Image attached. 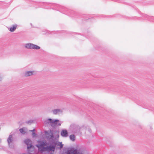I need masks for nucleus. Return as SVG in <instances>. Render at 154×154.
<instances>
[{
    "label": "nucleus",
    "mask_w": 154,
    "mask_h": 154,
    "mask_svg": "<svg viewBox=\"0 0 154 154\" xmlns=\"http://www.w3.org/2000/svg\"><path fill=\"white\" fill-rule=\"evenodd\" d=\"M24 142L27 146L29 145L30 143H32V142L31 140L29 139H27L24 140Z\"/></svg>",
    "instance_id": "a211bd4d"
},
{
    "label": "nucleus",
    "mask_w": 154,
    "mask_h": 154,
    "mask_svg": "<svg viewBox=\"0 0 154 154\" xmlns=\"http://www.w3.org/2000/svg\"><path fill=\"white\" fill-rule=\"evenodd\" d=\"M19 131L22 134H24L26 133V132L25 131V130L23 128H22L20 129Z\"/></svg>",
    "instance_id": "4be33fe9"
},
{
    "label": "nucleus",
    "mask_w": 154,
    "mask_h": 154,
    "mask_svg": "<svg viewBox=\"0 0 154 154\" xmlns=\"http://www.w3.org/2000/svg\"><path fill=\"white\" fill-rule=\"evenodd\" d=\"M61 136L63 137H66L68 136V132L66 129H63L60 133Z\"/></svg>",
    "instance_id": "9b49d317"
},
{
    "label": "nucleus",
    "mask_w": 154,
    "mask_h": 154,
    "mask_svg": "<svg viewBox=\"0 0 154 154\" xmlns=\"http://www.w3.org/2000/svg\"><path fill=\"white\" fill-rule=\"evenodd\" d=\"M34 120H30L27 121H26V122L28 124H31L33 122Z\"/></svg>",
    "instance_id": "b1692460"
},
{
    "label": "nucleus",
    "mask_w": 154,
    "mask_h": 154,
    "mask_svg": "<svg viewBox=\"0 0 154 154\" xmlns=\"http://www.w3.org/2000/svg\"><path fill=\"white\" fill-rule=\"evenodd\" d=\"M32 135L33 137H35L37 134L35 132H32Z\"/></svg>",
    "instance_id": "393cba45"
},
{
    "label": "nucleus",
    "mask_w": 154,
    "mask_h": 154,
    "mask_svg": "<svg viewBox=\"0 0 154 154\" xmlns=\"http://www.w3.org/2000/svg\"><path fill=\"white\" fill-rule=\"evenodd\" d=\"M52 131V132H53V139L58 138L59 137V131L58 129H54V130H51Z\"/></svg>",
    "instance_id": "6e6552de"
},
{
    "label": "nucleus",
    "mask_w": 154,
    "mask_h": 154,
    "mask_svg": "<svg viewBox=\"0 0 154 154\" xmlns=\"http://www.w3.org/2000/svg\"><path fill=\"white\" fill-rule=\"evenodd\" d=\"M33 44L28 43L26 44L25 45V47L27 49H32Z\"/></svg>",
    "instance_id": "dca6fc26"
},
{
    "label": "nucleus",
    "mask_w": 154,
    "mask_h": 154,
    "mask_svg": "<svg viewBox=\"0 0 154 154\" xmlns=\"http://www.w3.org/2000/svg\"><path fill=\"white\" fill-rule=\"evenodd\" d=\"M1 129V128H0V130Z\"/></svg>",
    "instance_id": "473e14b6"
},
{
    "label": "nucleus",
    "mask_w": 154,
    "mask_h": 154,
    "mask_svg": "<svg viewBox=\"0 0 154 154\" xmlns=\"http://www.w3.org/2000/svg\"><path fill=\"white\" fill-rule=\"evenodd\" d=\"M70 139L72 141H74L75 140V136L74 134L70 135L69 136Z\"/></svg>",
    "instance_id": "5701e85b"
},
{
    "label": "nucleus",
    "mask_w": 154,
    "mask_h": 154,
    "mask_svg": "<svg viewBox=\"0 0 154 154\" xmlns=\"http://www.w3.org/2000/svg\"><path fill=\"white\" fill-rule=\"evenodd\" d=\"M7 141L9 146L11 148H12L13 147V145H10V143L13 141L12 135V134H10L9 135Z\"/></svg>",
    "instance_id": "f8f14e48"
},
{
    "label": "nucleus",
    "mask_w": 154,
    "mask_h": 154,
    "mask_svg": "<svg viewBox=\"0 0 154 154\" xmlns=\"http://www.w3.org/2000/svg\"><path fill=\"white\" fill-rule=\"evenodd\" d=\"M99 88H103L104 89H105L106 90L108 91H112L113 92H117L118 93H121V92L120 91V90L118 89L117 88H114L113 87H111L110 86L106 85L105 87L100 86Z\"/></svg>",
    "instance_id": "0eeeda50"
},
{
    "label": "nucleus",
    "mask_w": 154,
    "mask_h": 154,
    "mask_svg": "<svg viewBox=\"0 0 154 154\" xmlns=\"http://www.w3.org/2000/svg\"><path fill=\"white\" fill-rule=\"evenodd\" d=\"M38 7L46 9H52L54 10H56L60 12L67 15L73 16V14L70 12H74L69 10L67 8L60 5H59L47 2H41L38 3Z\"/></svg>",
    "instance_id": "f03ea898"
},
{
    "label": "nucleus",
    "mask_w": 154,
    "mask_h": 154,
    "mask_svg": "<svg viewBox=\"0 0 154 154\" xmlns=\"http://www.w3.org/2000/svg\"><path fill=\"white\" fill-rule=\"evenodd\" d=\"M51 152L49 154H54V153L52 152Z\"/></svg>",
    "instance_id": "cd10ccee"
},
{
    "label": "nucleus",
    "mask_w": 154,
    "mask_h": 154,
    "mask_svg": "<svg viewBox=\"0 0 154 154\" xmlns=\"http://www.w3.org/2000/svg\"><path fill=\"white\" fill-rule=\"evenodd\" d=\"M69 10L72 11H73L74 12H71L72 13L73 15V16H71L70 15H69V16L71 17H80L82 20H89L91 19H93V17H91V16L89 15H80L77 12H76L72 10L71 9H69Z\"/></svg>",
    "instance_id": "20e7f679"
},
{
    "label": "nucleus",
    "mask_w": 154,
    "mask_h": 154,
    "mask_svg": "<svg viewBox=\"0 0 154 154\" xmlns=\"http://www.w3.org/2000/svg\"><path fill=\"white\" fill-rule=\"evenodd\" d=\"M2 79V77L0 76V81H1Z\"/></svg>",
    "instance_id": "c85d7f7f"
},
{
    "label": "nucleus",
    "mask_w": 154,
    "mask_h": 154,
    "mask_svg": "<svg viewBox=\"0 0 154 154\" xmlns=\"http://www.w3.org/2000/svg\"><path fill=\"white\" fill-rule=\"evenodd\" d=\"M57 138L53 139L49 143H47L45 140H39L37 141L38 144L35 146L38 148V151L43 153L46 151L49 153L50 152H54L55 149L57 147L56 145L59 146L58 149H61L63 147V144L62 142H60L57 141Z\"/></svg>",
    "instance_id": "f257e3e1"
},
{
    "label": "nucleus",
    "mask_w": 154,
    "mask_h": 154,
    "mask_svg": "<svg viewBox=\"0 0 154 154\" xmlns=\"http://www.w3.org/2000/svg\"><path fill=\"white\" fill-rule=\"evenodd\" d=\"M1 142V139L0 138V143Z\"/></svg>",
    "instance_id": "c756f323"
},
{
    "label": "nucleus",
    "mask_w": 154,
    "mask_h": 154,
    "mask_svg": "<svg viewBox=\"0 0 154 154\" xmlns=\"http://www.w3.org/2000/svg\"><path fill=\"white\" fill-rule=\"evenodd\" d=\"M32 49L38 50L40 48V47L38 45L33 44Z\"/></svg>",
    "instance_id": "6ab92c4d"
},
{
    "label": "nucleus",
    "mask_w": 154,
    "mask_h": 154,
    "mask_svg": "<svg viewBox=\"0 0 154 154\" xmlns=\"http://www.w3.org/2000/svg\"><path fill=\"white\" fill-rule=\"evenodd\" d=\"M72 129V131L74 133H77L79 132L80 131V128L79 126L73 125L71 126Z\"/></svg>",
    "instance_id": "1a4fd4ad"
},
{
    "label": "nucleus",
    "mask_w": 154,
    "mask_h": 154,
    "mask_svg": "<svg viewBox=\"0 0 154 154\" xmlns=\"http://www.w3.org/2000/svg\"><path fill=\"white\" fill-rule=\"evenodd\" d=\"M85 37L88 39H91V37L93 38L92 36V35L91 33L90 32H88L87 34L85 35Z\"/></svg>",
    "instance_id": "aec40b11"
},
{
    "label": "nucleus",
    "mask_w": 154,
    "mask_h": 154,
    "mask_svg": "<svg viewBox=\"0 0 154 154\" xmlns=\"http://www.w3.org/2000/svg\"><path fill=\"white\" fill-rule=\"evenodd\" d=\"M61 111V109H55L52 110L54 114H57L58 112Z\"/></svg>",
    "instance_id": "412c9836"
},
{
    "label": "nucleus",
    "mask_w": 154,
    "mask_h": 154,
    "mask_svg": "<svg viewBox=\"0 0 154 154\" xmlns=\"http://www.w3.org/2000/svg\"><path fill=\"white\" fill-rule=\"evenodd\" d=\"M30 144H29V145H28L27 146V151L29 154H31L30 152H31L32 151L31 150V149H33V148H34V146L32 145V143Z\"/></svg>",
    "instance_id": "4468645a"
},
{
    "label": "nucleus",
    "mask_w": 154,
    "mask_h": 154,
    "mask_svg": "<svg viewBox=\"0 0 154 154\" xmlns=\"http://www.w3.org/2000/svg\"><path fill=\"white\" fill-rule=\"evenodd\" d=\"M34 71H28L25 72L24 75L26 76H29L32 75L33 74Z\"/></svg>",
    "instance_id": "f3484780"
},
{
    "label": "nucleus",
    "mask_w": 154,
    "mask_h": 154,
    "mask_svg": "<svg viewBox=\"0 0 154 154\" xmlns=\"http://www.w3.org/2000/svg\"><path fill=\"white\" fill-rule=\"evenodd\" d=\"M51 130H50V132L48 131H44L45 135L48 141V143L51 142V140L53 139V134Z\"/></svg>",
    "instance_id": "423d86ee"
},
{
    "label": "nucleus",
    "mask_w": 154,
    "mask_h": 154,
    "mask_svg": "<svg viewBox=\"0 0 154 154\" xmlns=\"http://www.w3.org/2000/svg\"><path fill=\"white\" fill-rule=\"evenodd\" d=\"M88 131L90 133H91V131H92L91 130L90 128H88Z\"/></svg>",
    "instance_id": "a878e982"
},
{
    "label": "nucleus",
    "mask_w": 154,
    "mask_h": 154,
    "mask_svg": "<svg viewBox=\"0 0 154 154\" xmlns=\"http://www.w3.org/2000/svg\"><path fill=\"white\" fill-rule=\"evenodd\" d=\"M116 2H118V0H115Z\"/></svg>",
    "instance_id": "7c9ffc66"
},
{
    "label": "nucleus",
    "mask_w": 154,
    "mask_h": 154,
    "mask_svg": "<svg viewBox=\"0 0 154 154\" xmlns=\"http://www.w3.org/2000/svg\"><path fill=\"white\" fill-rule=\"evenodd\" d=\"M35 131V129H34L33 130H32L31 131L32 132H34Z\"/></svg>",
    "instance_id": "bb28decb"
},
{
    "label": "nucleus",
    "mask_w": 154,
    "mask_h": 154,
    "mask_svg": "<svg viewBox=\"0 0 154 154\" xmlns=\"http://www.w3.org/2000/svg\"><path fill=\"white\" fill-rule=\"evenodd\" d=\"M30 24L31 25V26L32 25V23H31Z\"/></svg>",
    "instance_id": "2f4dec72"
},
{
    "label": "nucleus",
    "mask_w": 154,
    "mask_h": 154,
    "mask_svg": "<svg viewBox=\"0 0 154 154\" xmlns=\"http://www.w3.org/2000/svg\"><path fill=\"white\" fill-rule=\"evenodd\" d=\"M142 16L140 17H126V18L129 20H146L154 22V17L152 16H149L148 15L142 14L141 15Z\"/></svg>",
    "instance_id": "7ed1b4c3"
},
{
    "label": "nucleus",
    "mask_w": 154,
    "mask_h": 154,
    "mask_svg": "<svg viewBox=\"0 0 154 154\" xmlns=\"http://www.w3.org/2000/svg\"><path fill=\"white\" fill-rule=\"evenodd\" d=\"M17 26L16 24L12 25L11 27L8 28L9 30L11 32H14L16 30Z\"/></svg>",
    "instance_id": "2eb2a0df"
},
{
    "label": "nucleus",
    "mask_w": 154,
    "mask_h": 154,
    "mask_svg": "<svg viewBox=\"0 0 154 154\" xmlns=\"http://www.w3.org/2000/svg\"><path fill=\"white\" fill-rule=\"evenodd\" d=\"M59 121V120L57 119L54 120L51 118H48L45 120L44 122L45 124H50L51 126L54 128L56 125L60 126L61 125V123H58Z\"/></svg>",
    "instance_id": "39448f33"
},
{
    "label": "nucleus",
    "mask_w": 154,
    "mask_h": 154,
    "mask_svg": "<svg viewBox=\"0 0 154 154\" xmlns=\"http://www.w3.org/2000/svg\"><path fill=\"white\" fill-rule=\"evenodd\" d=\"M61 34L62 35H64L66 34H68L73 36L75 35H79L80 34L79 33H76L73 32H70L66 31L62 32Z\"/></svg>",
    "instance_id": "ddd939ff"
},
{
    "label": "nucleus",
    "mask_w": 154,
    "mask_h": 154,
    "mask_svg": "<svg viewBox=\"0 0 154 154\" xmlns=\"http://www.w3.org/2000/svg\"><path fill=\"white\" fill-rule=\"evenodd\" d=\"M119 15L117 14H115L113 15H99V17H100L106 18H110L113 17H117L119 16Z\"/></svg>",
    "instance_id": "9d476101"
}]
</instances>
